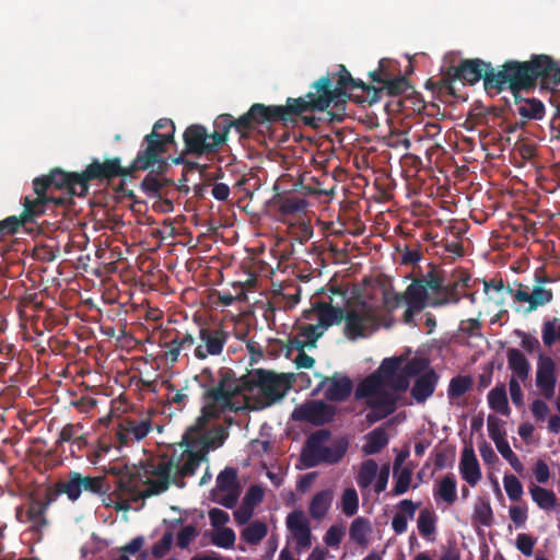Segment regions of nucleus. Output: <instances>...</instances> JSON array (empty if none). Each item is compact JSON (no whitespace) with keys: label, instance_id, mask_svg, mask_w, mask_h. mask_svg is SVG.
<instances>
[{"label":"nucleus","instance_id":"1","mask_svg":"<svg viewBox=\"0 0 560 560\" xmlns=\"http://www.w3.org/2000/svg\"><path fill=\"white\" fill-rule=\"evenodd\" d=\"M346 106L332 72H327L311 84L304 96L288 97L285 105H269V108L275 122L301 117L305 126L318 129L323 124L341 122L347 115Z\"/></svg>","mask_w":560,"mask_h":560},{"label":"nucleus","instance_id":"2","mask_svg":"<svg viewBox=\"0 0 560 560\" xmlns=\"http://www.w3.org/2000/svg\"><path fill=\"white\" fill-rule=\"evenodd\" d=\"M537 82L552 91L560 86V67L547 55H533L528 61H505L495 69L494 77L487 79V88L493 89V94L509 89L516 95L535 88Z\"/></svg>","mask_w":560,"mask_h":560},{"label":"nucleus","instance_id":"3","mask_svg":"<svg viewBox=\"0 0 560 560\" xmlns=\"http://www.w3.org/2000/svg\"><path fill=\"white\" fill-rule=\"evenodd\" d=\"M226 371H218L219 381L217 385L208 387L202 394L203 406L200 416L197 417L195 422L186 430L183 435L182 442H207L210 447H220L223 445L228 438V432L222 425L208 429V423L218 419L222 412L236 411L238 407L233 404L231 389H228L226 382L229 381Z\"/></svg>","mask_w":560,"mask_h":560},{"label":"nucleus","instance_id":"4","mask_svg":"<svg viewBox=\"0 0 560 560\" xmlns=\"http://www.w3.org/2000/svg\"><path fill=\"white\" fill-rule=\"evenodd\" d=\"M399 358L384 359L380 368L363 378L357 386L355 399H365L366 408L371 409L365 420L369 424L385 419L397 410L399 396L384 389V383L398 373L400 368Z\"/></svg>","mask_w":560,"mask_h":560},{"label":"nucleus","instance_id":"5","mask_svg":"<svg viewBox=\"0 0 560 560\" xmlns=\"http://www.w3.org/2000/svg\"><path fill=\"white\" fill-rule=\"evenodd\" d=\"M219 371H226L229 381L225 383L234 398L244 393L257 392L264 400V406H271L281 400L292 387L294 374H277L273 371L256 369L252 373L236 377L232 369L223 366Z\"/></svg>","mask_w":560,"mask_h":560},{"label":"nucleus","instance_id":"6","mask_svg":"<svg viewBox=\"0 0 560 560\" xmlns=\"http://www.w3.org/2000/svg\"><path fill=\"white\" fill-rule=\"evenodd\" d=\"M270 124H275V121L269 105L255 103L238 118H234L231 114L217 116L213 120L214 129L210 133V139L213 140L219 151L228 141V135L232 128H234L240 138H248L255 130Z\"/></svg>","mask_w":560,"mask_h":560},{"label":"nucleus","instance_id":"7","mask_svg":"<svg viewBox=\"0 0 560 560\" xmlns=\"http://www.w3.org/2000/svg\"><path fill=\"white\" fill-rule=\"evenodd\" d=\"M171 144H176L175 124L170 118H160L154 122L152 131L143 137L137 153L138 162H142L148 170L156 167L163 172Z\"/></svg>","mask_w":560,"mask_h":560},{"label":"nucleus","instance_id":"8","mask_svg":"<svg viewBox=\"0 0 560 560\" xmlns=\"http://www.w3.org/2000/svg\"><path fill=\"white\" fill-rule=\"evenodd\" d=\"M330 435L329 430L319 429L306 439L302 451V460L305 467L313 468L320 464L334 465L343 458L349 446L348 440L341 438L335 441L331 446H326L325 442L330 439Z\"/></svg>","mask_w":560,"mask_h":560},{"label":"nucleus","instance_id":"9","mask_svg":"<svg viewBox=\"0 0 560 560\" xmlns=\"http://www.w3.org/2000/svg\"><path fill=\"white\" fill-rule=\"evenodd\" d=\"M138 161V155H136L128 166H122L121 159L118 156L106 159L105 161L93 159L85 170L80 172L79 179L82 183L83 196L89 192L90 182L109 183L116 177H133L137 172L147 171L145 165Z\"/></svg>","mask_w":560,"mask_h":560},{"label":"nucleus","instance_id":"10","mask_svg":"<svg viewBox=\"0 0 560 560\" xmlns=\"http://www.w3.org/2000/svg\"><path fill=\"white\" fill-rule=\"evenodd\" d=\"M342 322L343 335L351 341L369 338L381 326L377 308L364 301L348 303Z\"/></svg>","mask_w":560,"mask_h":560},{"label":"nucleus","instance_id":"11","mask_svg":"<svg viewBox=\"0 0 560 560\" xmlns=\"http://www.w3.org/2000/svg\"><path fill=\"white\" fill-rule=\"evenodd\" d=\"M494 73L495 69L489 61L479 58L463 59L458 66L447 68L442 77V82L451 89L452 84L457 80L472 85L482 79L485 91L489 95H493V89L487 88V79L494 77Z\"/></svg>","mask_w":560,"mask_h":560},{"label":"nucleus","instance_id":"12","mask_svg":"<svg viewBox=\"0 0 560 560\" xmlns=\"http://www.w3.org/2000/svg\"><path fill=\"white\" fill-rule=\"evenodd\" d=\"M197 343L192 354L197 360L203 361L209 357H219L230 339V334L220 323L207 320L198 322Z\"/></svg>","mask_w":560,"mask_h":560},{"label":"nucleus","instance_id":"13","mask_svg":"<svg viewBox=\"0 0 560 560\" xmlns=\"http://www.w3.org/2000/svg\"><path fill=\"white\" fill-rule=\"evenodd\" d=\"M443 275L440 271L431 270L421 278H416L407 287V304H412V307L423 310L427 305H430L432 296H436V293L442 289Z\"/></svg>","mask_w":560,"mask_h":560},{"label":"nucleus","instance_id":"14","mask_svg":"<svg viewBox=\"0 0 560 560\" xmlns=\"http://www.w3.org/2000/svg\"><path fill=\"white\" fill-rule=\"evenodd\" d=\"M337 413V407L319 399L307 400L295 407L292 419L299 422H307L316 427L330 423Z\"/></svg>","mask_w":560,"mask_h":560},{"label":"nucleus","instance_id":"15","mask_svg":"<svg viewBox=\"0 0 560 560\" xmlns=\"http://www.w3.org/2000/svg\"><path fill=\"white\" fill-rule=\"evenodd\" d=\"M470 276L462 270H454L452 280L446 281L443 277L442 289L432 296L430 306L438 307L446 304H457L460 301L465 290L469 287Z\"/></svg>","mask_w":560,"mask_h":560},{"label":"nucleus","instance_id":"16","mask_svg":"<svg viewBox=\"0 0 560 560\" xmlns=\"http://www.w3.org/2000/svg\"><path fill=\"white\" fill-rule=\"evenodd\" d=\"M308 205L305 197L298 192L277 194L270 201L275 218L283 223L305 214Z\"/></svg>","mask_w":560,"mask_h":560},{"label":"nucleus","instance_id":"17","mask_svg":"<svg viewBox=\"0 0 560 560\" xmlns=\"http://www.w3.org/2000/svg\"><path fill=\"white\" fill-rule=\"evenodd\" d=\"M549 281L547 277L538 279V284L534 285L532 290L527 285L518 284L517 290H513L510 287L508 292L511 293L515 301L520 303H527L526 312L530 313L540 306L549 304L553 299L551 289H546L540 283Z\"/></svg>","mask_w":560,"mask_h":560},{"label":"nucleus","instance_id":"18","mask_svg":"<svg viewBox=\"0 0 560 560\" xmlns=\"http://www.w3.org/2000/svg\"><path fill=\"white\" fill-rule=\"evenodd\" d=\"M183 140L187 154L201 156L218 152L213 140L210 139V133L202 125L188 126L183 133Z\"/></svg>","mask_w":560,"mask_h":560},{"label":"nucleus","instance_id":"19","mask_svg":"<svg viewBox=\"0 0 560 560\" xmlns=\"http://www.w3.org/2000/svg\"><path fill=\"white\" fill-rule=\"evenodd\" d=\"M332 74L341 100H346V97H348V91L360 89L366 93V100L370 105L380 101L381 90H376V86L368 84L360 79L352 78L351 73L343 65H339L338 71L332 72Z\"/></svg>","mask_w":560,"mask_h":560},{"label":"nucleus","instance_id":"20","mask_svg":"<svg viewBox=\"0 0 560 560\" xmlns=\"http://www.w3.org/2000/svg\"><path fill=\"white\" fill-rule=\"evenodd\" d=\"M182 445L185 446L182 455L184 462L176 465L177 476L180 478L191 477L196 474L201 462L207 460V455L212 447L202 441L182 442Z\"/></svg>","mask_w":560,"mask_h":560},{"label":"nucleus","instance_id":"21","mask_svg":"<svg viewBox=\"0 0 560 560\" xmlns=\"http://www.w3.org/2000/svg\"><path fill=\"white\" fill-rule=\"evenodd\" d=\"M556 363L551 357L539 353L536 370V386L545 399H552L556 393Z\"/></svg>","mask_w":560,"mask_h":560},{"label":"nucleus","instance_id":"22","mask_svg":"<svg viewBox=\"0 0 560 560\" xmlns=\"http://www.w3.org/2000/svg\"><path fill=\"white\" fill-rule=\"evenodd\" d=\"M287 527L296 540L295 551L301 553L312 545L310 522L301 510H295L287 516Z\"/></svg>","mask_w":560,"mask_h":560},{"label":"nucleus","instance_id":"23","mask_svg":"<svg viewBox=\"0 0 560 560\" xmlns=\"http://www.w3.org/2000/svg\"><path fill=\"white\" fill-rule=\"evenodd\" d=\"M47 177L54 190L65 189L67 191V205L71 201L73 196L83 197L82 183L79 179L80 173L66 172L59 167L52 168Z\"/></svg>","mask_w":560,"mask_h":560},{"label":"nucleus","instance_id":"24","mask_svg":"<svg viewBox=\"0 0 560 560\" xmlns=\"http://www.w3.org/2000/svg\"><path fill=\"white\" fill-rule=\"evenodd\" d=\"M313 312L316 314L317 325L324 330L341 324L345 318V308L339 303L334 305L331 296H329V301L315 302Z\"/></svg>","mask_w":560,"mask_h":560},{"label":"nucleus","instance_id":"25","mask_svg":"<svg viewBox=\"0 0 560 560\" xmlns=\"http://www.w3.org/2000/svg\"><path fill=\"white\" fill-rule=\"evenodd\" d=\"M48 205L54 206H66L67 205V198H31L28 196H25L23 199V220L26 221L28 224L34 223L37 218L43 215Z\"/></svg>","mask_w":560,"mask_h":560},{"label":"nucleus","instance_id":"26","mask_svg":"<svg viewBox=\"0 0 560 560\" xmlns=\"http://www.w3.org/2000/svg\"><path fill=\"white\" fill-rule=\"evenodd\" d=\"M320 386H325V397L330 401H345L352 392L353 384L348 376H339L338 374L331 377H325L320 383Z\"/></svg>","mask_w":560,"mask_h":560},{"label":"nucleus","instance_id":"27","mask_svg":"<svg viewBox=\"0 0 560 560\" xmlns=\"http://www.w3.org/2000/svg\"><path fill=\"white\" fill-rule=\"evenodd\" d=\"M196 343L197 338L192 334L188 331H176L175 337L164 345V358L171 363H176L180 352L192 350Z\"/></svg>","mask_w":560,"mask_h":560},{"label":"nucleus","instance_id":"28","mask_svg":"<svg viewBox=\"0 0 560 560\" xmlns=\"http://www.w3.org/2000/svg\"><path fill=\"white\" fill-rule=\"evenodd\" d=\"M438 382L439 375L434 370L430 369L422 373L416 378L411 388L412 398L417 402L423 404L429 397L433 395Z\"/></svg>","mask_w":560,"mask_h":560},{"label":"nucleus","instance_id":"29","mask_svg":"<svg viewBox=\"0 0 560 560\" xmlns=\"http://www.w3.org/2000/svg\"><path fill=\"white\" fill-rule=\"evenodd\" d=\"M514 96V113L528 120H540L545 116V105L537 98H524L518 94Z\"/></svg>","mask_w":560,"mask_h":560},{"label":"nucleus","instance_id":"30","mask_svg":"<svg viewBox=\"0 0 560 560\" xmlns=\"http://www.w3.org/2000/svg\"><path fill=\"white\" fill-rule=\"evenodd\" d=\"M462 478L471 487L481 479V470L472 447H465L459 463Z\"/></svg>","mask_w":560,"mask_h":560},{"label":"nucleus","instance_id":"31","mask_svg":"<svg viewBox=\"0 0 560 560\" xmlns=\"http://www.w3.org/2000/svg\"><path fill=\"white\" fill-rule=\"evenodd\" d=\"M508 368L512 371L513 375L521 382H525L529 377L530 363L525 354L516 349L509 348L506 351Z\"/></svg>","mask_w":560,"mask_h":560},{"label":"nucleus","instance_id":"32","mask_svg":"<svg viewBox=\"0 0 560 560\" xmlns=\"http://www.w3.org/2000/svg\"><path fill=\"white\" fill-rule=\"evenodd\" d=\"M47 510L42 505L40 500L32 499L27 505L26 517L31 523L30 529L38 535L40 539L44 528L48 526V520L46 517Z\"/></svg>","mask_w":560,"mask_h":560},{"label":"nucleus","instance_id":"33","mask_svg":"<svg viewBox=\"0 0 560 560\" xmlns=\"http://www.w3.org/2000/svg\"><path fill=\"white\" fill-rule=\"evenodd\" d=\"M420 503L404 499L398 503L399 512L392 520V527L397 535L404 534L408 527V518L412 520Z\"/></svg>","mask_w":560,"mask_h":560},{"label":"nucleus","instance_id":"34","mask_svg":"<svg viewBox=\"0 0 560 560\" xmlns=\"http://www.w3.org/2000/svg\"><path fill=\"white\" fill-rule=\"evenodd\" d=\"M389 442L388 434L383 427L375 428L366 435V443L362 451L365 455L380 453Z\"/></svg>","mask_w":560,"mask_h":560},{"label":"nucleus","instance_id":"35","mask_svg":"<svg viewBox=\"0 0 560 560\" xmlns=\"http://www.w3.org/2000/svg\"><path fill=\"white\" fill-rule=\"evenodd\" d=\"M332 501V491L325 489L317 492L310 503V514L314 520L323 518L328 512Z\"/></svg>","mask_w":560,"mask_h":560},{"label":"nucleus","instance_id":"36","mask_svg":"<svg viewBox=\"0 0 560 560\" xmlns=\"http://www.w3.org/2000/svg\"><path fill=\"white\" fill-rule=\"evenodd\" d=\"M489 407L503 416H509L511 409L509 407V400L504 384L497 385L488 393Z\"/></svg>","mask_w":560,"mask_h":560},{"label":"nucleus","instance_id":"37","mask_svg":"<svg viewBox=\"0 0 560 560\" xmlns=\"http://www.w3.org/2000/svg\"><path fill=\"white\" fill-rule=\"evenodd\" d=\"M122 470V467L110 466L107 469V472L119 477L114 491L118 492L119 494H129L131 497L138 487V480L135 475H124Z\"/></svg>","mask_w":560,"mask_h":560},{"label":"nucleus","instance_id":"38","mask_svg":"<svg viewBox=\"0 0 560 560\" xmlns=\"http://www.w3.org/2000/svg\"><path fill=\"white\" fill-rule=\"evenodd\" d=\"M435 498L452 505L457 500V481L453 474H447L439 482V488L434 493Z\"/></svg>","mask_w":560,"mask_h":560},{"label":"nucleus","instance_id":"39","mask_svg":"<svg viewBox=\"0 0 560 560\" xmlns=\"http://www.w3.org/2000/svg\"><path fill=\"white\" fill-rule=\"evenodd\" d=\"M472 523L490 527L493 523V511L489 499L478 498L472 513Z\"/></svg>","mask_w":560,"mask_h":560},{"label":"nucleus","instance_id":"40","mask_svg":"<svg viewBox=\"0 0 560 560\" xmlns=\"http://www.w3.org/2000/svg\"><path fill=\"white\" fill-rule=\"evenodd\" d=\"M533 501L542 510L551 511L557 505V497L552 490L533 485L529 488Z\"/></svg>","mask_w":560,"mask_h":560},{"label":"nucleus","instance_id":"41","mask_svg":"<svg viewBox=\"0 0 560 560\" xmlns=\"http://www.w3.org/2000/svg\"><path fill=\"white\" fill-rule=\"evenodd\" d=\"M58 491L66 494L71 502H75L81 495L80 472L70 471L66 480L57 482Z\"/></svg>","mask_w":560,"mask_h":560},{"label":"nucleus","instance_id":"42","mask_svg":"<svg viewBox=\"0 0 560 560\" xmlns=\"http://www.w3.org/2000/svg\"><path fill=\"white\" fill-rule=\"evenodd\" d=\"M370 533L371 524L368 518L359 516L352 521L349 528V536L352 541L359 546H366Z\"/></svg>","mask_w":560,"mask_h":560},{"label":"nucleus","instance_id":"43","mask_svg":"<svg viewBox=\"0 0 560 560\" xmlns=\"http://www.w3.org/2000/svg\"><path fill=\"white\" fill-rule=\"evenodd\" d=\"M170 483L171 481L170 480H166V479H159V478H155V479H152V478H147V480L144 481V485L148 486V488L143 491H137V489L135 490V493L131 494V500L132 501H138L140 499H147V498H150L152 495H158L164 491H166L170 487Z\"/></svg>","mask_w":560,"mask_h":560},{"label":"nucleus","instance_id":"44","mask_svg":"<svg viewBox=\"0 0 560 560\" xmlns=\"http://www.w3.org/2000/svg\"><path fill=\"white\" fill-rule=\"evenodd\" d=\"M81 492L86 491L92 494L102 495L110 490L106 478L104 476H82L80 474Z\"/></svg>","mask_w":560,"mask_h":560},{"label":"nucleus","instance_id":"45","mask_svg":"<svg viewBox=\"0 0 560 560\" xmlns=\"http://www.w3.org/2000/svg\"><path fill=\"white\" fill-rule=\"evenodd\" d=\"M174 464L172 460H162L158 465H149L145 468V474L150 475L152 477L159 478V479H166L172 481L174 485H176L179 488H183L185 486L184 481H179L177 479V476H175L173 479H171V474L173 470Z\"/></svg>","mask_w":560,"mask_h":560},{"label":"nucleus","instance_id":"46","mask_svg":"<svg viewBox=\"0 0 560 560\" xmlns=\"http://www.w3.org/2000/svg\"><path fill=\"white\" fill-rule=\"evenodd\" d=\"M267 532L268 528L265 523L255 521L243 529L241 537L249 545H258L266 537Z\"/></svg>","mask_w":560,"mask_h":560},{"label":"nucleus","instance_id":"47","mask_svg":"<svg viewBox=\"0 0 560 560\" xmlns=\"http://www.w3.org/2000/svg\"><path fill=\"white\" fill-rule=\"evenodd\" d=\"M122 422L130 435L137 441L144 439L152 429L150 418H144L141 420L127 418L122 420Z\"/></svg>","mask_w":560,"mask_h":560},{"label":"nucleus","instance_id":"48","mask_svg":"<svg viewBox=\"0 0 560 560\" xmlns=\"http://www.w3.org/2000/svg\"><path fill=\"white\" fill-rule=\"evenodd\" d=\"M378 471L377 463L374 459H366L361 464L357 482L361 489L369 488L375 480Z\"/></svg>","mask_w":560,"mask_h":560},{"label":"nucleus","instance_id":"49","mask_svg":"<svg viewBox=\"0 0 560 560\" xmlns=\"http://www.w3.org/2000/svg\"><path fill=\"white\" fill-rule=\"evenodd\" d=\"M418 530L421 536L430 539L436 532V515L434 512L423 509L420 511L418 516Z\"/></svg>","mask_w":560,"mask_h":560},{"label":"nucleus","instance_id":"50","mask_svg":"<svg viewBox=\"0 0 560 560\" xmlns=\"http://www.w3.org/2000/svg\"><path fill=\"white\" fill-rule=\"evenodd\" d=\"M474 385V381L468 375H457L451 378L447 389L450 399L459 398L466 394Z\"/></svg>","mask_w":560,"mask_h":560},{"label":"nucleus","instance_id":"51","mask_svg":"<svg viewBox=\"0 0 560 560\" xmlns=\"http://www.w3.org/2000/svg\"><path fill=\"white\" fill-rule=\"evenodd\" d=\"M409 88L408 81L406 78L398 75L396 78H390L388 75L387 80L384 82V85L376 88L380 91V98L383 93H386L388 96H398L402 94Z\"/></svg>","mask_w":560,"mask_h":560},{"label":"nucleus","instance_id":"52","mask_svg":"<svg viewBox=\"0 0 560 560\" xmlns=\"http://www.w3.org/2000/svg\"><path fill=\"white\" fill-rule=\"evenodd\" d=\"M217 488L219 491L238 490L237 470L226 467L217 477Z\"/></svg>","mask_w":560,"mask_h":560},{"label":"nucleus","instance_id":"53","mask_svg":"<svg viewBox=\"0 0 560 560\" xmlns=\"http://www.w3.org/2000/svg\"><path fill=\"white\" fill-rule=\"evenodd\" d=\"M542 342L546 347H551L557 340L560 341V319L553 318L546 320L541 329Z\"/></svg>","mask_w":560,"mask_h":560},{"label":"nucleus","instance_id":"54","mask_svg":"<svg viewBox=\"0 0 560 560\" xmlns=\"http://www.w3.org/2000/svg\"><path fill=\"white\" fill-rule=\"evenodd\" d=\"M83 433L82 423H67L62 427L59 432L58 439L55 442V446L58 450L63 443H72L78 436Z\"/></svg>","mask_w":560,"mask_h":560},{"label":"nucleus","instance_id":"55","mask_svg":"<svg viewBox=\"0 0 560 560\" xmlns=\"http://www.w3.org/2000/svg\"><path fill=\"white\" fill-rule=\"evenodd\" d=\"M504 421L500 418L489 415L487 419L488 433L490 439L494 442L495 446L500 443L508 442L505 439L506 432L503 430Z\"/></svg>","mask_w":560,"mask_h":560},{"label":"nucleus","instance_id":"56","mask_svg":"<svg viewBox=\"0 0 560 560\" xmlns=\"http://www.w3.org/2000/svg\"><path fill=\"white\" fill-rule=\"evenodd\" d=\"M172 184L170 179L166 178H158V176L149 173L141 183L142 190L151 197H155L160 195L163 187Z\"/></svg>","mask_w":560,"mask_h":560},{"label":"nucleus","instance_id":"57","mask_svg":"<svg viewBox=\"0 0 560 560\" xmlns=\"http://www.w3.org/2000/svg\"><path fill=\"white\" fill-rule=\"evenodd\" d=\"M28 223L23 220V214L10 215L0 221V238L14 235L19 232L21 226H26Z\"/></svg>","mask_w":560,"mask_h":560},{"label":"nucleus","instance_id":"58","mask_svg":"<svg viewBox=\"0 0 560 560\" xmlns=\"http://www.w3.org/2000/svg\"><path fill=\"white\" fill-rule=\"evenodd\" d=\"M341 509L347 516H353L359 509V497L354 488H347L341 497Z\"/></svg>","mask_w":560,"mask_h":560},{"label":"nucleus","instance_id":"59","mask_svg":"<svg viewBox=\"0 0 560 560\" xmlns=\"http://www.w3.org/2000/svg\"><path fill=\"white\" fill-rule=\"evenodd\" d=\"M211 542L220 548L230 549L235 542V533L232 528L222 527L219 528L211 536Z\"/></svg>","mask_w":560,"mask_h":560},{"label":"nucleus","instance_id":"60","mask_svg":"<svg viewBox=\"0 0 560 560\" xmlns=\"http://www.w3.org/2000/svg\"><path fill=\"white\" fill-rule=\"evenodd\" d=\"M409 376L401 370L395 376L384 383V389L393 392L400 397V394L409 388Z\"/></svg>","mask_w":560,"mask_h":560},{"label":"nucleus","instance_id":"61","mask_svg":"<svg viewBox=\"0 0 560 560\" xmlns=\"http://www.w3.org/2000/svg\"><path fill=\"white\" fill-rule=\"evenodd\" d=\"M395 476V485L393 488L394 495H400L408 491L412 478V471L408 467L398 470Z\"/></svg>","mask_w":560,"mask_h":560},{"label":"nucleus","instance_id":"62","mask_svg":"<svg viewBox=\"0 0 560 560\" xmlns=\"http://www.w3.org/2000/svg\"><path fill=\"white\" fill-rule=\"evenodd\" d=\"M325 330L317 324L304 325L300 328L298 335L308 343V348H315L317 340L324 335Z\"/></svg>","mask_w":560,"mask_h":560},{"label":"nucleus","instance_id":"63","mask_svg":"<svg viewBox=\"0 0 560 560\" xmlns=\"http://www.w3.org/2000/svg\"><path fill=\"white\" fill-rule=\"evenodd\" d=\"M429 368V361L424 358L413 357L410 359L401 369L407 376L413 377L419 376L422 373L427 372L425 370Z\"/></svg>","mask_w":560,"mask_h":560},{"label":"nucleus","instance_id":"64","mask_svg":"<svg viewBox=\"0 0 560 560\" xmlns=\"http://www.w3.org/2000/svg\"><path fill=\"white\" fill-rule=\"evenodd\" d=\"M504 489L512 501H518L523 494V486L514 475H505L503 478Z\"/></svg>","mask_w":560,"mask_h":560}]
</instances>
